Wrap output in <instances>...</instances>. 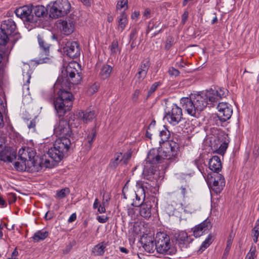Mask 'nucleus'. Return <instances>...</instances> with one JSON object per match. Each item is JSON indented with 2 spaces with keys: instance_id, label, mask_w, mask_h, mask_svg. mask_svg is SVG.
Returning <instances> with one entry per match:
<instances>
[{
  "instance_id": "obj_28",
  "label": "nucleus",
  "mask_w": 259,
  "mask_h": 259,
  "mask_svg": "<svg viewBox=\"0 0 259 259\" xmlns=\"http://www.w3.org/2000/svg\"><path fill=\"white\" fill-rule=\"evenodd\" d=\"M136 199L134 200L133 205L138 207L145 202V194L143 192V189H137L135 192Z\"/></svg>"
},
{
  "instance_id": "obj_57",
  "label": "nucleus",
  "mask_w": 259,
  "mask_h": 259,
  "mask_svg": "<svg viewBox=\"0 0 259 259\" xmlns=\"http://www.w3.org/2000/svg\"><path fill=\"white\" fill-rule=\"evenodd\" d=\"M188 12H185L182 16V22L183 24H185L188 17Z\"/></svg>"
},
{
  "instance_id": "obj_54",
  "label": "nucleus",
  "mask_w": 259,
  "mask_h": 259,
  "mask_svg": "<svg viewBox=\"0 0 259 259\" xmlns=\"http://www.w3.org/2000/svg\"><path fill=\"white\" fill-rule=\"evenodd\" d=\"M97 219L100 223H105L108 220V218L104 215H100L97 217Z\"/></svg>"
},
{
  "instance_id": "obj_30",
  "label": "nucleus",
  "mask_w": 259,
  "mask_h": 259,
  "mask_svg": "<svg viewBox=\"0 0 259 259\" xmlns=\"http://www.w3.org/2000/svg\"><path fill=\"white\" fill-rule=\"evenodd\" d=\"M112 71V67L109 65H103L101 68L99 75L100 77L103 79L108 78Z\"/></svg>"
},
{
  "instance_id": "obj_38",
  "label": "nucleus",
  "mask_w": 259,
  "mask_h": 259,
  "mask_svg": "<svg viewBox=\"0 0 259 259\" xmlns=\"http://www.w3.org/2000/svg\"><path fill=\"white\" fill-rule=\"evenodd\" d=\"M212 236L209 234L207 238L202 242L200 249L198 250L199 253L202 252L205 249H206L209 245L212 243Z\"/></svg>"
},
{
  "instance_id": "obj_58",
  "label": "nucleus",
  "mask_w": 259,
  "mask_h": 259,
  "mask_svg": "<svg viewBox=\"0 0 259 259\" xmlns=\"http://www.w3.org/2000/svg\"><path fill=\"white\" fill-rule=\"evenodd\" d=\"M137 30L136 29H134L132 30V32L130 34V39L131 40H136V35L137 34Z\"/></svg>"
},
{
  "instance_id": "obj_26",
  "label": "nucleus",
  "mask_w": 259,
  "mask_h": 259,
  "mask_svg": "<svg viewBox=\"0 0 259 259\" xmlns=\"http://www.w3.org/2000/svg\"><path fill=\"white\" fill-rule=\"evenodd\" d=\"M54 150L55 149L51 147L49 149L48 154L55 162H60L64 157L67 156L59 151Z\"/></svg>"
},
{
  "instance_id": "obj_41",
  "label": "nucleus",
  "mask_w": 259,
  "mask_h": 259,
  "mask_svg": "<svg viewBox=\"0 0 259 259\" xmlns=\"http://www.w3.org/2000/svg\"><path fill=\"white\" fill-rule=\"evenodd\" d=\"M128 0H119L116 5V10H121L123 9L126 10L128 8Z\"/></svg>"
},
{
  "instance_id": "obj_59",
  "label": "nucleus",
  "mask_w": 259,
  "mask_h": 259,
  "mask_svg": "<svg viewBox=\"0 0 259 259\" xmlns=\"http://www.w3.org/2000/svg\"><path fill=\"white\" fill-rule=\"evenodd\" d=\"M154 26H155V25L154 24V21H150L149 25L148 26L147 32H149L150 31L153 29L154 28Z\"/></svg>"
},
{
  "instance_id": "obj_4",
  "label": "nucleus",
  "mask_w": 259,
  "mask_h": 259,
  "mask_svg": "<svg viewBox=\"0 0 259 259\" xmlns=\"http://www.w3.org/2000/svg\"><path fill=\"white\" fill-rule=\"evenodd\" d=\"M156 251L164 255H173L177 252L176 248L170 242L168 235L164 232H158L155 239Z\"/></svg>"
},
{
  "instance_id": "obj_45",
  "label": "nucleus",
  "mask_w": 259,
  "mask_h": 259,
  "mask_svg": "<svg viewBox=\"0 0 259 259\" xmlns=\"http://www.w3.org/2000/svg\"><path fill=\"white\" fill-rule=\"evenodd\" d=\"M174 44V38L171 36H168L165 41V49L168 50Z\"/></svg>"
},
{
  "instance_id": "obj_56",
  "label": "nucleus",
  "mask_w": 259,
  "mask_h": 259,
  "mask_svg": "<svg viewBox=\"0 0 259 259\" xmlns=\"http://www.w3.org/2000/svg\"><path fill=\"white\" fill-rule=\"evenodd\" d=\"M9 201L10 203H13L16 200L17 197L15 194L10 193L9 194Z\"/></svg>"
},
{
  "instance_id": "obj_10",
  "label": "nucleus",
  "mask_w": 259,
  "mask_h": 259,
  "mask_svg": "<svg viewBox=\"0 0 259 259\" xmlns=\"http://www.w3.org/2000/svg\"><path fill=\"white\" fill-rule=\"evenodd\" d=\"M37 40L41 53L39 54L38 59L34 60L37 64L49 63L51 62V58L50 57V46L46 43L43 37L39 34L37 35Z\"/></svg>"
},
{
  "instance_id": "obj_44",
  "label": "nucleus",
  "mask_w": 259,
  "mask_h": 259,
  "mask_svg": "<svg viewBox=\"0 0 259 259\" xmlns=\"http://www.w3.org/2000/svg\"><path fill=\"white\" fill-rule=\"evenodd\" d=\"M233 242V238L231 236V235H230L229 237L228 238L227 242V245L226 247L225 248L224 255H228L229 253V252L231 249V247L232 244Z\"/></svg>"
},
{
  "instance_id": "obj_36",
  "label": "nucleus",
  "mask_w": 259,
  "mask_h": 259,
  "mask_svg": "<svg viewBox=\"0 0 259 259\" xmlns=\"http://www.w3.org/2000/svg\"><path fill=\"white\" fill-rule=\"evenodd\" d=\"M48 235L49 233L47 231H38L34 233L32 238L34 241L38 242L46 239L48 236Z\"/></svg>"
},
{
  "instance_id": "obj_17",
  "label": "nucleus",
  "mask_w": 259,
  "mask_h": 259,
  "mask_svg": "<svg viewBox=\"0 0 259 259\" xmlns=\"http://www.w3.org/2000/svg\"><path fill=\"white\" fill-rule=\"evenodd\" d=\"M32 9L33 17L34 18V20H33L34 27L36 26L38 21L39 20V18L44 17L47 14V12L49 9H47L42 5H32Z\"/></svg>"
},
{
  "instance_id": "obj_13",
  "label": "nucleus",
  "mask_w": 259,
  "mask_h": 259,
  "mask_svg": "<svg viewBox=\"0 0 259 259\" xmlns=\"http://www.w3.org/2000/svg\"><path fill=\"white\" fill-rule=\"evenodd\" d=\"M218 117L220 120L225 122L229 119L232 114L233 109L231 106L226 102L220 103L217 107Z\"/></svg>"
},
{
  "instance_id": "obj_7",
  "label": "nucleus",
  "mask_w": 259,
  "mask_h": 259,
  "mask_svg": "<svg viewBox=\"0 0 259 259\" xmlns=\"http://www.w3.org/2000/svg\"><path fill=\"white\" fill-rule=\"evenodd\" d=\"M182 110L176 104H172L166 106L165 109L164 119H166L170 124L175 125L182 119Z\"/></svg>"
},
{
  "instance_id": "obj_55",
  "label": "nucleus",
  "mask_w": 259,
  "mask_h": 259,
  "mask_svg": "<svg viewBox=\"0 0 259 259\" xmlns=\"http://www.w3.org/2000/svg\"><path fill=\"white\" fill-rule=\"evenodd\" d=\"M36 126V121L35 119H33L30 121L28 124V127L29 129H32V131H35V128Z\"/></svg>"
},
{
  "instance_id": "obj_43",
  "label": "nucleus",
  "mask_w": 259,
  "mask_h": 259,
  "mask_svg": "<svg viewBox=\"0 0 259 259\" xmlns=\"http://www.w3.org/2000/svg\"><path fill=\"white\" fill-rule=\"evenodd\" d=\"M217 92V95L219 99L226 97L228 94V91L225 88H220L218 90H215Z\"/></svg>"
},
{
  "instance_id": "obj_35",
  "label": "nucleus",
  "mask_w": 259,
  "mask_h": 259,
  "mask_svg": "<svg viewBox=\"0 0 259 259\" xmlns=\"http://www.w3.org/2000/svg\"><path fill=\"white\" fill-rule=\"evenodd\" d=\"M20 161H16L14 163V167L15 168L19 171H32L31 170L29 169V168L27 166V162L26 160H23L20 159Z\"/></svg>"
},
{
  "instance_id": "obj_19",
  "label": "nucleus",
  "mask_w": 259,
  "mask_h": 259,
  "mask_svg": "<svg viewBox=\"0 0 259 259\" xmlns=\"http://www.w3.org/2000/svg\"><path fill=\"white\" fill-rule=\"evenodd\" d=\"M211 228V225L210 221L206 219L192 229L193 235L196 238L199 237Z\"/></svg>"
},
{
  "instance_id": "obj_32",
  "label": "nucleus",
  "mask_w": 259,
  "mask_h": 259,
  "mask_svg": "<svg viewBox=\"0 0 259 259\" xmlns=\"http://www.w3.org/2000/svg\"><path fill=\"white\" fill-rule=\"evenodd\" d=\"M54 161H50L49 159L42 158L41 162L37 161V164L38 165L36 166V169L34 170L38 171L42 167L51 168L54 166Z\"/></svg>"
},
{
  "instance_id": "obj_14",
  "label": "nucleus",
  "mask_w": 259,
  "mask_h": 259,
  "mask_svg": "<svg viewBox=\"0 0 259 259\" xmlns=\"http://www.w3.org/2000/svg\"><path fill=\"white\" fill-rule=\"evenodd\" d=\"M150 66V62L148 59H145L141 62L135 77L136 84H140L145 78Z\"/></svg>"
},
{
  "instance_id": "obj_47",
  "label": "nucleus",
  "mask_w": 259,
  "mask_h": 259,
  "mask_svg": "<svg viewBox=\"0 0 259 259\" xmlns=\"http://www.w3.org/2000/svg\"><path fill=\"white\" fill-rule=\"evenodd\" d=\"M110 50L112 54H116L118 51V44L117 40L113 41L110 47Z\"/></svg>"
},
{
  "instance_id": "obj_31",
  "label": "nucleus",
  "mask_w": 259,
  "mask_h": 259,
  "mask_svg": "<svg viewBox=\"0 0 259 259\" xmlns=\"http://www.w3.org/2000/svg\"><path fill=\"white\" fill-rule=\"evenodd\" d=\"M155 182L154 181H150L149 182L143 181L138 188L139 189H143L145 194L148 193L149 191H151L152 189L155 187Z\"/></svg>"
},
{
  "instance_id": "obj_33",
  "label": "nucleus",
  "mask_w": 259,
  "mask_h": 259,
  "mask_svg": "<svg viewBox=\"0 0 259 259\" xmlns=\"http://www.w3.org/2000/svg\"><path fill=\"white\" fill-rule=\"evenodd\" d=\"M159 136L161 138V140L159 141V143L161 144V143L164 144L166 146H168V143L173 142L172 141H168V139L170 137V132L166 128L160 131Z\"/></svg>"
},
{
  "instance_id": "obj_24",
  "label": "nucleus",
  "mask_w": 259,
  "mask_h": 259,
  "mask_svg": "<svg viewBox=\"0 0 259 259\" xmlns=\"http://www.w3.org/2000/svg\"><path fill=\"white\" fill-rule=\"evenodd\" d=\"M152 204L150 201H145L144 203L139 205V213L141 216L148 219L151 216Z\"/></svg>"
},
{
  "instance_id": "obj_1",
  "label": "nucleus",
  "mask_w": 259,
  "mask_h": 259,
  "mask_svg": "<svg viewBox=\"0 0 259 259\" xmlns=\"http://www.w3.org/2000/svg\"><path fill=\"white\" fill-rule=\"evenodd\" d=\"M218 100L217 92L210 89L200 94H191L189 97L182 98L181 104L188 114L196 117L209 104V102L212 103Z\"/></svg>"
},
{
  "instance_id": "obj_63",
  "label": "nucleus",
  "mask_w": 259,
  "mask_h": 259,
  "mask_svg": "<svg viewBox=\"0 0 259 259\" xmlns=\"http://www.w3.org/2000/svg\"><path fill=\"white\" fill-rule=\"evenodd\" d=\"M98 211L100 213L105 212L106 211L105 206L99 205V207L98 208Z\"/></svg>"
},
{
  "instance_id": "obj_34",
  "label": "nucleus",
  "mask_w": 259,
  "mask_h": 259,
  "mask_svg": "<svg viewBox=\"0 0 259 259\" xmlns=\"http://www.w3.org/2000/svg\"><path fill=\"white\" fill-rule=\"evenodd\" d=\"M106 244L104 242L99 243L93 248L92 252L94 255H103L105 252Z\"/></svg>"
},
{
  "instance_id": "obj_39",
  "label": "nucleus",
  "mask_w": 259,
  "mask_h": 259,
  "mask_svg": "<svg viewBox=\"0 0 259 259\" xmlns=\"http://www.w3.org/2000/svg\"><path fill=\"white\" fill-rule=\"evenodd\" d=\"M99 88V83L95 82L89 87L87 90V94L90 96L92 95L98 91Z\"/></svg>"
},
{
  "instance_id": "obj_60",
  "label": "nucleus",
  "mask_w": 259,
  "mask_h": 259,
  "mask_svg": "<svg viewBox=\"0 0 259 259\" xmlns=\"http://www.w3.org/2000/svg\"><path fill=\"white\" fill-rule=\"evenodd\" d=\"M18 255V252L17 251V250L15 249L14 251L12 252L11 257L8 258L7 259H18L17 257V255Z\"/></svg>"
},
{
  "instance_id": "obj_6",
  "label": "nucleus",
  "mask_w": 259,
  "mask_h": 259,
  "mask_svg": "<svg viewBox=\"0 0 259 259\" xmlns=\"http://www.w3.org/2000/svg\"><path fill=\"white\" fill-rule=\"evenodd\" d=\"M36 152L32 147H24L20 149L19 151V157L21 160H26L27 162V166L29 169L32 171L36 169L37 156Z\"/></svg>"
},
{
  "instance_id": "obj_15",
  "label": "nucleus",
  "mask_w": 259,
  "mask_h": 259,
  "mask_svg": "<svg viewBox=\"0 0 259 259\" xmlns=\"http://www.w3.org/2000/svg\"><path fill=\"white\" fill-rule=\"evenodd\" d=\"M71 145V140L67 137L59 138L57 139L54 145L53 148L54 150L59 151L66 155H67V152L70 148Z\"/></svg>"
},
{
  "instance_id": "obj_20",
  "label": "nucleus",
  "mask_w": 259,
  "mask_h": 259,
  "mask_svg": "<svg viewBox=\"0 0 259 259\" xmlns=\"http://www.w3.org/2000/svg\"><path fill=\"white\" fill-rule=\"evenodd\" d=\"M175 238L177 243L181 248H187L188 245L191 242L192 239L189 237L185 232H181L175 234Z\"/></svg>"
},
{
  "instance_id": "obj_16",
  "label": "nucleus",
  "mask_w": 259,
  "mask_h": 259,
  "mask_svg": "<svg viewBox=\"0 0 259 259\" xmlns=\"http://www.w3.org/2000/svg\"><path fill=\"white\" fill-rule=\"evenodd\" d=\"M64 51L70 58H75L79 56L80 49L76 41H67L64 47Z\"/></svg>"
},
{
  "instance_id": "obj_22",
  "label": "nucleus",
  "mask_w": 259,
  "mask_h": 259,
  "mask_svg": "<svg viewBox=\"0 0 259 259\" xmlns=\"http://www.w3.org/2000/svg\"><path fill=\"white\" fill-rule=\"evenodd\" d=\"M225 185L224 177L218 173L214 175V181L212 184V189L217 193H220Z\"/></svg>"
},
{
  "instance_id": "obj_53",
  "label": "nucleus",
  "mask_w": 259,
  "mask_h": 259,
  "mask_svg": "<svg viewBox=\"0 0 259 259\" xmlns=\"http://www.w3.org/2000/svg\"><path fill=\"white\" fill-rule=\"evenodd\" d=\"M180 190L183 197L185 198L187 197V195L189 193L188 186H187V187L182 186L180 188Z\"/></svg>"
},
{
  "instance_id": "obj_29",
  "label": "nucleus",
  "mask_w": 259,
  "mask_h": 259,
  "mask_svg": "<svg viewBox=\"0 0 259 259\" xmlns=\"http://www.w3.org/2000/svg\"><path fill=\"white\" fill-rule=\"evenodd\" d=\"M122 157V153L118 152L115 153L114 157L110 160L109 164V167L111 169H114L119 164L123 163Z\"/></svg>"
},
{
  "instance_id": "obj_62",
  "label": "nucleus",
  "mask_w": 259,
  "mask_h": 259,
  "mask_svg": "<svg viewBox=\"0 0 259 259\" xmlns=\"http://www.w3.org/2000/svg\"><path fill=\"white\" fill-rule=\"evenodd\" d=\"M76 219V214L75 213H72L69 217L68 221L69 223H72Z\"/></svg>"
},
{
  "instance_id": "obj_8",
  "label": "nucleus",
  "mask_w": 259,
  "mask_h": 259,
  "mask_svg": "<svg viewBox=\"0 0 259 259\" xmlns=\"http://www.w3.org/2000/svg\"><path fill=\"white\" fill-rule=\"evenodd\" d=\"M79 64L76 62H71L66 67L65 72L67 81L72 84H77L80 83L82 77L80 73Z\"/></svg>"
},
{
  "instance_id": "obj_50",
  "label": "nucleus",
  "mask_w": 259,
  "mask_h": 259,
  "mask_svg": "<svg viewBox=\"0 0 259 259\" xmlns=\"http://www.w3.org/2000/svg\"><path fill=\"white\" fill-rule=\"evenodd\" d=\"M159 85V83L156 82L154 83L151 85V87H150V88L148 92V95H147L148 97H149L150 96H151V95L156 91V90L157 89V88Z\"/></svg>"
},
{
  "instance_id": "obj_25",
  "label": "nucleus",
  "mask_w": 259,
  "mask_h": 259,
  "mask_svg": "<svg viewBox=\"0 0 259 259\" xmlns=\"http://www.w3.org/2000/svg\"><path fill=\"white\" fill-rule=\"evenodd\" d=\"M209 168L210 170L217 173L221 170L222 166L220 157L213 156L209 161Z\"/></svg>"
},
{
  "instance_id": "obj_64",
  "label": "nucleus",
  "mask_w": 259,
  "mask_h": 259,
  "mask_svg": "<svg viewBox=\"0 0 259 259\" xmlns=\"http://www.w3.org/2000/svg\"><path fill=\"white\" fill-rule=\"evenodd\" d=\"M140 94V91L138 90H136L134 93L133 94V100H136L138 97H139V95Z\"/></svg>"
},
{
  "instance_id": "obj_42",
  "label": "nucleus",
  "mask_w": 259,
  "mask_h": 259,
  "mask_svg": "<svg viewBox=\"0 0 259 259\" xmlns=\"http://www.w3.org/2000/svg\"><path fill=\"white\" fill-rule=\"evenodd\" d=\"M5 111V105L3 100L0 98V127L4 125L3 116L2 112Z\"/></svg>"
},
{
  "instance_id": "obj_48",
  "label": "nucleus",
  "mask_w": 259,
  "mask_h": 259,
  "mask_svg": "<svg viewBox=\"0 0 259 259\" xmlns=\"http://www.w3.org/2000/svg\"><path fill=\"white\" fill-rule=\"evenodd\" d=\"M122 161L123 164H126L131 158V153L130 152H127L124 154H122Z\"/></svg>"
},
{
  "instance_id": "obj_61",
  "label": "nucleus",
  "mask_w": 259,
  "mask_h": 259,
  "mask_svg": "<svg viewBox=\"0 0 259 259\" xmlns=\"http://www.w3.org/2000/svg\"><path fill=\"white\" fill-rule=\"evenodd\" d=\"M252 232L259 234V220L256 221Z\"/></svg>"
},
{
  "instance_id": "obj_51",
  "label": "nucleus",
  "mask_w": 259,
  "mask_h": 259,
  "mask_svg": "<svg viewBox=\"0 0 259 259\" xmlns=\"http://www.w3.org/2000/svg\"><path fill=\"white\" fill-rule=\"evenodd\" d=\"M168 73L170 76H177L179 74V71L174 67H170L168 70Z\"/></svg>"
},
{
  "instance_id": "obj_5",
  "label": "nucleus",
  "mask_w": 259,
  "mask_h": 259,
  "mask_svg": "<svg viewBox=\"0 0 259 259\" xmlns=\"http://www.w3.org/2000/svg\"><path fill=\"white\" fill-rule=\"evenodd\" d=\"M48 7L50 16L52 18H58L67 15L71 8L68 0H57L51 3Z\"/></svg>"
},
{
  "instance_id": "obj_40",
  "label": "nucleus",
  "mask_w": 259,
  "mask_h": 259,
  "mask_svg": "<svg viewBox=\"0 0 259 259\" xmlns=\"http://www.w3.org/2000/svg\"><path fill=\"white\" fill-rule=\"evenodd\" d=\"M70 193V190L68 188H65L57 191V197L60 199H62L66 197Z\"/></svg>"
},
{
  "instance_id": "obj_49",
  "label": "nucleus",
  "mask_w": 259,
  "mask_h": 259,
  "mask_svg": "<svg viewBox=\"0 0 259 259\" xmlns=\"http://www.w3.org/2000/svg\"><path fill=\"white\" fill-rule=\"evenodd\" d=\"M96 132L94 131V130H92L91 134L88 136V143L90 144V146H89L90 147L91 146L92 143L93 141H94V140L96 137Z\"/></svg>"
},
{
  "instance_id": "obj_21",
  "label": "nucleus",
  "mask_w": 259,
  "mask_h": 259,
  "mask_svg": "<svg viewBox=\"0 0 259 259\" xmlns=\"http://www.w3.org/2000/svg\"><path fill=\"white\" fill-rule=\"evenodd\" d=\"M97 113L95 110L89 108L85 111L78 112V117L81 119L84 123H88L93 120L97 116Z\"/></svg>"
},
{
  "instance_id": "obj_9",
  "label": "nucleus",
  "mask_w": 259,
  "mask_h": 259,
  "mask_svg": "<svg viewBox=\"0 0 259 259\" xmlns=\"http://www.w3.org/2000/svg\"><path fill=\"white\" fill-rule=\"evenodd\" d=\"M15 13L16 16L21 18L25 25H30L33 27L32 5H25L17 8Z\"/></svg>"
},
{
  "instance_id": "obj_46",
  "label": "nucleus",
  "mask_w": 259,
  "mask_h": 259,
  "mask_svg": "<svg viewBox=\"0 0 259 259\" xmlns=\"http://www.w3.org/2000/svg\"><path fill=\"white\" fill-rule=\"evenodd\" d=\"M184 211L188 213H192L196 211L195 207L190 204H188L184 207Z\"/></svg>"
},
{
  "instance_id": "obj_23",
  "label": "nucleus",
  "mask_w": 259,
  "mask_h": 259,
  "mask_svg": "<svg viewBox=\"0 0 259 259\" xmlns=\"http://www.w3.org/2000/svg\"><path fill=\"white\" fill-rule=\"evenodd\" d=\"M1 29L4 32H6L11 35L17 34L15 33L16 29V25L15 22L11 18L3 21Z\"/></svg>"
},
{
  "instance_id": "obj_12",
  "label": "nucleus",
  "mask_w": 259,
  "mask_h": 259,
  "mask_svg": "<svg viewBox=\"0 0 259 259\" xmlns=\"http://www.w3.org/2000/svg\"><path fill=\"white\" fill-rule=\"evenodd\" d=\"M54 133L60 138H70L72 132L70 124L66 120H61L58 124L55 126Z\"/></svg>"
},
{
  "instance_id": "obj_37",
  "label": "nucleus",
  "mask_w": 259,
  "mask_h": 259,
  "mask_svg": "<svg viewBox=\"0 0 259 259\" xmlns=\"http://www.w3.org/2000/svg\"><path fill=\"white\" fill-rule=\"evenodd\" d=\"M11 36V35L4 32L0 28V45L5 46L10 39Z\"/></svg>"
},
{
  "instance_id": "obj_11",
  "label": "nucleus",
  "mask_w": 259,
  "mask_h": 259,
  "mask_svg": "<svg viewBox=\"0 0 259 259\" xmlns=\"http://www.w3.org/2000/svg\"><path fill=\"white\" fill-rule=\"evenodd\" d=\"M75 21L71 17H67L64 20H59L57 26L60 31L65 35H70L74 30Z\"/></svg>"
},
{
  "instance_id": "obj_2",
  "label": "nucleus",
  "mask_w": 259,
  "mask_h": 259,
  "mask_svg": "<svg viewBox=\"0 0 259 259\" xmlns=\"http://www.w3.org/2000/svg\"><path fill=\"white\" fill-rule=\"evenodd\" d=\"M170 150L164 151L162 149H152L149 152L147 158L146 165L144 166L143 174L144 175H151L154 174L156 170V166L155 165L161 163L165 159L172 160L178 154L179 145L175 142L168 143Z\"/></svg>"
},
{
  "instance_id": "obj_27",
  "label": "nucleus",
  "mask_w": 259,
  "mask_h": 259,
  "mask_svg": "<svg viewBox=\"0 0 259 259\" xmlns=\"http://www.w3.org/2000/svg\"><path fill=\"white\" fill-rule=\"evenodd\" d=\"M117 22L118 30L121 32L123 31L128 23L127 15L124 12H121L120 15L117 17Z\"/></svg>"
},
{
  "instance_id": "obj_3",
  "label": "nucleus",
  "mask_w": 259,
  "mask_h": 259,
  "mask_svg": "<svg viewBox=\"0 0 259 259\" xmlns=\"http://www.w3.org/2000/svg\"><path fill=\"white\" fill-rule=\"evenodd\" d=\"M72 94L67 91L60 90L58 96L54 100V105L59 116H63L72 106Z\"/></svg>"
},
{
  "instance_id": "obj_52",
  "label": "nucleus",
  "mask_w": 259,
  "mask_h": 259,
  "mask_svg": "<svg viewBox=\"0 0 259 259\" xmlns=\"http://www.w3.org/2000/svg\"><path fill=\"white\" fill-rule=\"evenodd\" d=\"M227 148V145L226 143L221 144L218 150V152L219 154H223Z\"/></svg>"
},
{
  "instance_id": "obj_18",
  "label": "nucleus",
  "mask_w": 259,
  "mask_h": 259,
  "mask_svg": "<svg viewBox=\"0 0 259 259\" xmlns=\"http://www.w3.org/2000/svg\"><path fill=\"white\" fill-rule=\"evenodd\" d=\"M141 243L145 251L153 253L156 250V241L151 236H143L141 239Z\"/></svg>"
}]
</instances>
